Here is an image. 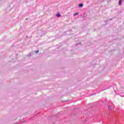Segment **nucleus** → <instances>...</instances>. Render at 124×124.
Segmentation results:
<instances>
[{
  "label": "nucleus",
  "instance_id": "nucleus-1",
  "mask_svg": "<svg viewBox=\"0 0 124 124\" xmlns=\"http://www.w3.org/2000/svg\"><path fill=\"white\" fill-rule=\"evenodd\" d=\"M56 16H57V17H61V15H60V14H59V13H58L57 15H56Z\"/></svg>",
  "mask_w": 124,
  "mask_h": 124
},
{
  "label": "nucleus",
  "instance_id": "nucleus-2",
  "mask_svg": "<svg viewBox=\"0 0 124 124\" xmlns=\"http://www.w3.org/2000/svg\"><path fill=\"white\" fill-rule=\"evenodd\" d=\"M119 5H121L122 4V0H120L119 1Z\"/></svg>",
  "mask_w": 124,
  "mask_h": 124
},
{
  "label": "nucleus",
  "instance_id": "nucleus-3",
  "mask_svg": "<svg viewBox=\"0 0 124 124\" xmlns=\"http://www.w3.org/2000/svg\"><path fill=\"white\" fill-rule=\"evenodd\" d=\"M83 6V3H81L79 4V7H82Z\"/></svg>",
  "mask_w": 124,
  "mask_h": 124
},
{
  "label": "nucleus",
  "instance_id": "nucleus-4",
  "mask_svg": "<svg viewBox=\"0 0 124 124\" xmlns=\"http://www.w3.org/2000/svg\"><path fill=\"white\" fill-rule=\"evenodd\" d=\"M78 14H79V13H75V14L74 16H77V15H78Z\"/></svg>",
  "mask_w": 124,
  "mask_h": 124
},
{
  "label": "nucleus",
  "instance_id": "nucleus-5",
  "mask_svg": "<svg viewBox=\"0 0 124 124\" xmlns=\"http://www.w3.org/2000/svg\"><path fill=\"white\" fill-rule=\"evenodd\" d=\"M38 52H39L38 50H36V51H35V53H38Z\"/></svg>",
  "mask_w": 124,
  "mask_h": 124
}]
</instances>
